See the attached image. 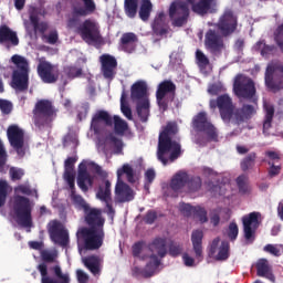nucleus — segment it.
Instances as JSON below:
<instances>
[{
  "label": "nucleus",
  "mask_w": 283,
  "mask_h": 283,
  "mask_svg": "<svg viewBox=\"0 0 283 283\" xmlns=\"http://www.w3.org/2000/svg\"><path fill=\"white\" fill-rule=\"evenodd\" d=\"M71 6V12L67 15L66 27L69 30H74L80 34L85 43H101L103 35H101V27L92 19H86L81 23V18L90 17L96 12V2L94 0H82Z\"/></svg>",
  "instance_id": "1"
},
{
  "label": "nucleus",
  "mask_w": 283,
  "mask_h": 283,
  "mask_svg": "<svg viewBox=\"0 0 283 283\" xmlns=\"http://www.w3.org/2000/svg\"><path fill=\"white\" fill-rule=\"evenodd\" d=\"M85 213V222L88 227L78 228L76 238L78 245L84 251H98L105 242V219L103 212L96 208H88Z\"/></svg>",
  "instance_id": "2"
},
{
  "label": "nucleus",
  "mask_w": 283,
  "mask_h": 283,
  "mask_svg": "<svg viewBox=\"0 0 283 283\" xmlns=\"http://www.w3.org/2000/svg\"><path fill=\"white\" fill-rule=\"evenodd\" d=\"M189 6L191 12L197 17L213 14L218 8V0H186L171 2L168 14L172 28H182L189 21Z\"/></svg>",
  "instance_id": "3"
},
{
  "label": "nucleus",
  "mask_w": 283,
  "mask_h": 283,
  "mask_svg": "<svg viewBox=\"0 0 283 283\" xmlns=\"http://www.w3.org/2000/svg\"><path fill=\"white\" fill-rule=\"evenodd\" d=\"M176 134H178V124L176 122H168L159 134L157 158L165 167L169 163H176L179 156H182V146L174 140Z\"/></svg>",
  "instance_id": "4"
},
{
  "label": "nucleus",
  "mask_w": 283,
  "mask_h": 283,
  "mask_svg": "<svg viewBox=\"0 0 283 283\" xmlns=\"http://www.w3.org/2000/svg\"><path fill=\"white\" fill-rule=\"evenodd\" d=\"M219 114L221 120L229 125L234 118L235 125H242L244 120H251L255 116V106L251 104H243L241 108H235L233 99L228 94L219 96Z\"/></svg>",
  "instance_id": "5"
},
{
  "label": "nucleus",
  "mask_w": 283,
  "mask_h": 283,
  "mask_svg": "<svg viewBox=\"0 0 283 283\" xmlns=\"http://www.w3.org/2000/svg\"><path fill=\"white\" fill-rule=\"evenodd\" d=\"M192 128L199 132L196 136V145L199 147H207L209 143H218V128L209 119L207 112H199L192 118ZM205 134V135H202Z\"/></svg>",
  "instance_id": "6"
},
{
  "label": "nucleus",
  "mask_w": 283,
  "mask_h": 283,
  "mask_svg": "<svg viewBox=\"0 0 283 283\" xmlns=\"http://www.w3.org/2000/svg\"><path fill=\"white\" fill-rule=\"evenodd\" d=\"M33 124L40 132L52 129V123L56 120L59 109L50 99H39L33 109Z\"/></svg>",
  "instance_id": "7"
},
{
  "label": "nucleus",
  "mask_w": 283,
  "mask_h": 283,
  "mask_svg": "<svg viewBox=\"0 0 283 283\" xmlns=\"http://www.w3.org/2000/svg\"><path fill=\"white\" fill-rule=\"evenodd\" d=\"M126 176L127 181L130 182V185H134L136 182V178L134 176V168L129 166V164L123 165L122 168L117 170V182L115 186V197L117 202H132L134 198H136V192H134V189L129 187L120 177Z\"/></svg>",
  "instance_id": "8"
},
{
  "label": "nucleus",
  "mask_w": 283,
  "mask_h": 283,
  "mask_svg": "<svg viewBox=\"0 0 283 283\" xmlns=\"http://www.w3.org/2000/svg\"><path fill=\"white\" fill-rule=\"evenodd\" d=\"M11 62L15 65L11 75V87L18 90V92H28V87H30V63L19 54H14Z\"/></svg>",
  "instance_id": "9"
},
{
  "label": "nucleus",
  "mask_w": 283,
  "mask_h": 283,
  "mask_svg": "<svg viewBox=\"0 0 283 283\" xmlns=\"http://www.w3.org/2000/svg\"><path fill=\"white\" fill-rule=\"evenodd\" d=\"M13 213L18 224L27 229L32 227V203L28 197H14Z\"/></svg>",
  "instance_id": "10"
},
{
  "label": "nucleus",
  "mask_w": 283,
  "mask_h": 283,
  "mask_svg": "<svg viewBox=\"0 0 283 283\" xmlns=\"http://www.w3.org/2000/svg\"><path fill=\"white\" fill-rule=\"evenodd\" d=\"M176 98V84L171 80H165L159 83L156 91L157 105L163 112L169 109V103Z\"/></svg>",
  "instance_id": "11"
},
{
  "label": "nucleus",
  "mask_w": 283,
  "mask_h": 283,
  "mask_svg": "<svg viewBox=\"0 0 283 283\" xmlns=\"http://www.w3.org/2000/svg\"><path fill=\"white\" fill-rule=\"evenodd\" d=\"M233 92L238 98L251 101L256 94L255 82L251 77L239 74L233 82Z\"/></svg>",
  "instance_id": "12"
},
{
  "label": "nucleus",
  "mask_w": 283,
  "mask_h": 283,
  "mask_svg": "<svg viewBox=\"0 0 283 283\" xmlns=\"http://www.w3.org/2000/svg\"><path fill=\"white\" fill-rule=\"evenodd\" d=\"M216 28L224 39L233 36V34L238 32V17L233 14V11L227 10L219 18V21L216 23Z\"/></svg>",
  "instance_id": "13"
},
{
  "label": "nucleus",
  "mask_w": 283,
  "mask_h": 283,
  "mask_svg": "<svg viewBox=\"0 0 283 283\" xmlns=\"http://www.w3.org/2000/svg\"><path fill=\"white\" fill-rule=\"evenodd\" d=\"M261 219L262 213L255 211L242 217L244 239L249 244L255 241V231L260 229Z\"/></svg>",
  "instance_id": "14"
},
{
  "label": "nucleus",
  "mask_w": 283,
  "mask_h": 283,
  "mask_svg": "<svg viewBox=\"0 0 283 283\" xmlns=\"http://www.w3.org/2000/svg\"><path fill=\"white\" fill-rule=\"evenodd\" d=\"M7 138L10 146L17 151L18 156H25V132L18 125H10L7 129Z\"/></svg>",
  "instance_id": "15"
},
{
  "label": "nucleus",
  "mask_w": 283,
  "mask_h": 283,
  "mask_svg": "<svg viewBox=\"0 0 283 283\" xmlns=\"http://www.w3.org/2000/svg\"><path fill=\"white\" fill-rule=\"evenodd\" d=\"M48 232L54 244H59L60 247H67L70 244V232L61 224V221H50L48 223Z\"/></svg>",
  "instance_id": "16"
},
{
  "label": "nucleus",
  "mask_w": 283,
  "mask_h": 283,
  "mask_svg": "<svg viewBox=\"0 0 283 283\" xmlns=\"http://www.w3.org/2000/svg\"><path fill=\"white\" fill-rule=\"evenodd\" d=\"M101 72L106 81H114L118 70V61L114 55L104 53L99 56Z\"/></svg>",
  "instance_id": "17"
},
{
  "label": "nucleus",
  "mask_w": 283,
  "mask_h": 283,
  "mask_svg": "<svg viewBox=\"0 0 283 283\" xmlns=\"http://www.w3.org/2000/svg\"><path fill=\"white\" fill-rule=\"evenodd\" d=\"M38 76H40L42 83H56L60 76L59 66L49 61H40L38 64Z\"/></svg>",
  "instance_id": "18"
},
{
  "label": "nucleus",
  "mask_w": 283,
  "mask_h": 283,
  "mask_svg": "<svg viewBox=\"0 0 283 283\" xmlns=\"http://www.w3.org/2000/svg\"><path fill=\"white\" fill-rule=\"evenodd\" d=\"M150 28L154 36L167 39L169 32H171V28L169 27V21L167 20V14H165V11H159L156 13Z\"/></svg>",
  "instance_id": "19"
},
{
  "label": "nucleus",
  "mask_w": 283,
  "mask_h": 283,
  "mask_svg": "<svg viewBox=\"0 0 283 283\" xmlns=\"http://www.w3.org/2000/svg\"><path fill=\"white\" fill-rule=\"evenodd\" d=\"M38 271L41 274L42 283H70V274H63V270L59 265L53 266L55 277L48 275V264L42 263L38 265Z\"/></svg>",
  "instance_id": "20"
},
{
  "label": "nucleus",
  "mask_w": 283,
  "mask_h": 283,
  "mask_svg": "<svg viewBox=\"0 0 283 283\" xmlns=\"http://www.w3.org/2000/svg\"><path fill=\"white\" fill-rule=\"evenodd\" d=\"M205 46L211 54H220L224 50V36L216 30L210 29L206 32Z\"/></svg>",
  "instance_id": "21"
},
{
  "label": "nucleus",
  "mask_w": 283,
  "mask_h": 283,
  "mask_svg": "<svg viewBox=\"0 0 283 283\" xmlns=\"http://www.w3.org/2000/svg\"><path fill=\"white\" fill-rule=\"evenodd\" d=\"M96 198H98V200H102V202H105L107 216L114 218V216L116 214V210L112 206V182L109 180L103 179L96 192Z\"/></svg>",
  "instance_id": "22"
},
{
  "label": "nucleus",
  "mask_w": 283,
  "mask_h": 283,
  "mask_svg": "<svg viewBox=\"0 0 283 283\" xmlns=\"http://www.w3.org/2000/svg\"><path fill=\"white\" fill-rule=\"evenodd\" d=\"M103 125L112 127V125H114V119L107 111H97L92 117L91 129L94 134H101L103 132Z\"/></svg>",
  "instance_id": "23"
},
{
  "label": "nucleus",
  "mask_w": 283,
  "mask_h": 283,
  "mask_svg": "<svg viewBox=\"0 0 283 283\" xmlns=\"http://www.w3.org/2000/svg\"><path fill=\"white\" fill-rule=\"evenodd\" d=\"M0 45H6L7 50L19 45V35L8 24L0 25Z\"/></svg>",
  "instance_id": "24"
},
{
  "label": "nucleus",
  "mask_w": 283,
  "mask_h": 283,
  "mask_svg": "<svg viewBox=\"0 0 283 283\" xmlns=\"http://www.w3.org/2000/svg\"><path fill=\"white\" fill-rule=\"evenodd\" d=\"M77 186L84 193L90 191V187H94V176L90 175L87 167L83 164L80 165L77 171Z\"/></svg>",
  "instance_id": "25"
},
{
  "label": "nucleus",
  "mask_w": 283,
  "mask_h": 283,
  "mask_svg": "<svg viewBox=\"0 0 283 283\" xmlns=\"http://www.w3.org/2000/svg\"><path fill=\"white\" fill-rule=\"evenodd\" d=\"M138 41V35L134 32L124 33L119 40V48L123 52L132 54L136 50V42Z\"/></svg>",
  "instance_id": "26"
},
{
  "label": "nucleus",
  "mask_w": 283,
  "mask_h": 283,
  "mask_svg": "<svg viewBox=\"0 0 283 283\" xmlns=\"http://www.w3.org/2000/svg\"><path fill=\"white\" fill-rule=\"evenodd\" d=\"M130 98L132 101H137V103L145 99L149 101L147 95V84L143 81L135 82L130 87Z\"/></svg>",
  "instance_id": "27"
},
{
  "label": "nucleus",
  "mask_w": 283,
  "mask_h": 283,
  "mask_svg": "<svg viewBox=\"0 0 283 283\" xmlns=\"http://www.w3.org/2000/svg\"><path fill=\"white\" fill-rule=\"evenodd\" d=\"M275 72H280L283 74V65L282 64H270L266 67L265 71V85L269 87V90H279L280 84L275 83L273 80V76L275 75Z\"/></svg>",
  "instance_id": "28"
},
{
  "label": "nucleus",
  "mask_w": 283,
  "mask_h": 283,
  "mask_svg": "<svg viewBox=\"0 0 283 283\" xmlns=\"http://www.w3.org/2000/svg\"><path fill=\"white\" fill-rule=\"evenodd\" d=\"M77 157H69L64 161V180L67 182L69 187H74L76 177L74 176V165H76Z\"/></svg>",
  "instance_id": "29"
},
{
  "label": "nucleus",
  "mask_w": 283,
  "mask_h": 283,
  "mask_svg": "<svg viewBox=\"0 0 283 283\" xmlns=\"http://www.w3.org/2000/svg\"><path fill=\"white\" fill-rule=\"evenodd\" d=\"M148 249L151 253H157L159 258H165L167 255V238H155L148 244Z\"/></svg>",
  "instance_id": "30"
},
{
  "label": "nucleus",
  "mask_w": 283,
  "mask_h": 283,
  "mask_svg": "<svg viewBox=\"0 0 283 283\" xmlns=\"http://www.w3.org/2000/svg\"><path fill=\"white\" fill-rule=\"evenodd\" d=\"M187 180H189V174L179 171L172 177L170 188L176 192L182 191V189H187Z\"/></svg>",
  "instance_id": "31"
},
{
  "label": "nucleus",
  "mask_w": 283,
  "mask_h": 283,
  "mask_svg": "<svg viewBox=\"0 0 283 283\" xmlns=\"http://www.w3.org/2000/svg\"><path fill=\"white\" fill-rule=\"evenodd\" d=\"M256 274L259 277H266L272 282H275V276L271 272V266H269V261L266 259H260L256 262Z\"/></svg>",
  "instance_id": "32"
},
{
  "label": "nucleus",
  "mask_w": 283,
  "mask_h": 283,
  "mask_svg": "<svg viewBox=\"0 0 283 283\" xmlns=\"http://www.w3.org/2000/svg\"><path fill=\"white\" fill-rule=\"evenodd\" d=\"M82 262L93 275H98L101 273V258L98 255H90L82 259Z\"/></svg>",
  "instance_id": "33"
},
{
  "label": "nucleus",
  "mask_w": 283,
  "mask_h": 283,
  "mask_svg": "<svg viewBox=\"0 0 283 283\" xmlns=\"http://www.w3.org/2000/svg\"><path fill=\"white\" fill-rule=\"evenodd\" d=\"M255 50H258L261 56H275L279 50L274 44H266V40H260L255 43Z\"/></svg>",
  "instance_id": "34"
},
{
  "label": "nucleus",
  "mask_w": 283,
  "mask_h": 283,
  "mask_svg": "<svg viewBox=\"0 0 283 283\" xmlns=\"http://www.w3.org/2000/svg\"><path fill=\"white\" fill-rule=\"evenodd\" d=\"M202 238H205V232H202V230L192 231L191 242L196 258H202Z\"/></svg>",
  "instance_id": "35"
},
{
  "label": "nucleus",
  "mask_w": 283,
  "mask_h": 283,
  "mask_svg": "<svg viewBox=\"0 0 283 283\" xmlns=\"http://www.w3.org/2000/svg\"><path fill=\"white\" fill-rule=\"evenodd\" d=\"M158 266H160V259H158V255L151 254L149 262L146 264V266L143 269L142 273L144 277H151L154 273L158 270Z\"/></svg>",
  "instance_id": "36"
},
{
  "label": "nucleus",
  "mask_w": 283,
  "mask_h": 283,
  "mask_svg": "<svg viewBox=\"0 0 283 283\" xmlns=\"http://www.w3.org/2000/svg\"><path fill=\"white\" fill-rule=\"evenodd\" d=\"M154 11V4L151 3V0H142L138 15L144 23H147L151 17V12Z\"/></svg>",
  "instance_id": "37"
},
{
  "label": "nucleus",
  "mask_w": 283,
  "mask_h": 283,
  "mask_svg": "<svg viewBox=\"0 0 283 283\" xmlns=\"http://www.w3.org/2000/svg\"><path fill=\"white\" fill-rule=\"evenodd\" d=\"M71 190V200L73 201V205L77 207V209H83V211H90V205L85 201V199L81 195H76V186L75 182H73V187L69 186Z\"/></svg>",
  "instance_id": "38"
},
{
  "label": "nucleus",
  "mask_w": 283,
  "mask_h": 283,
  "mask_svg": "<svg viewBox=\"0 0 283 283\" xmlns=\"http://www.w3.org/2000/svg\"><path fill=\"white\" fill-rule=\"evenodd\" d=\"M263 109L265 112L263 122V132L271 129L273 123V116H275V107L272 104L264 102Z\"/></svg>",
  "instance_id": "39"
},
{
  "label": "nucleus",
  "mask_w": 283,
  "mask_h": 283,
  "mask_svg": "<svg viewBox=\"0 0 283 283\" xmlns=\"http://www.w3.org/2000/svg\"><path fill=\"white\" fill-rule=\"evenodd\" d=\"M137 116L142 120V123H147L149 119V99H144L137 102Z\"/></svg>",
  "instance_id": "40"
},
{
  "label": "nucleus",
  "mask_w": 283,
  "mask_h": 283,
  "mask_svg": "<svg viewBox=\"0 0 283 283\" xmlns=\"http://www.w3.org/2000/svg\"><path fill=\"white\" fill-rule=\"evenodd\" d=\"M202 189V178L199 176H188V180L186 184V191L188 193H197V191H200Z\"/></svg>",
  "instance_id": "41"
},
{
  "label": "nucleus",
  "mask_w": 283,
  "mask_h": 283,
  "mask_svg": "<svg viewBox=\"0 0 283 283\" xmlns=\"http://www.w3.org/2000/svg\"><path fill=\"white\" fill-rule=\"evenodd\" d=\"M124 12L128 19H136L138 14V0H124Z\"/></svg>",
  "instance_id": "42"
},
{
  "label": "nucleus",
  "mask_w": 283,
  "mask_h": 283,
  "mask_svg": "<svg viewBox=\"0 0 283 283\" xmlns=\"http://www.w3.org/2000/svg\"><path fill=\"white\" fill-rule=\"evenodd\" d=\"M230 249H231V245L229 244V241H222L221 245L219 247L218 254H214L212 258H214L217 262H224L229 260Z\"/></svg>",
  "instance_id": "43"
},
{
  "label": "nucleus",
  "mask_w": 283,
  "mask_h": 283,
  "mask_svg": "<svg viewBox=\"0 0 283 283\" xmlns=\"http://www.w3.org/2000/svg\"><path fill=\"white\" fill-rule=\"evenodd\" d=\"M255 160H258V154H248L240 163L242 171H249V169H253L255 167Z\"/></svg>",
  "instance_id": "44"
},
{
  "label": "nucleus",
  "mask_w": 283,
  "mask_h": 283,
  "mask_svg": "<svg viewBox=\"0 0 283 283\" xmlns=\"http://www.w3.org/2000/svg\"><path fill=\"white\" fill-rule=\"evenodd\" d=\"M39 14H45V11H41V8L30 7L29 9V19L33 27V30H39Z\"/></svg>",
  "instance_id": "45"
},
{
  "label": "nucleus",
  "mask_w": 283,
  "mask_h": 283,
  "mask_svg": "<svg viewBox=\"0 0 283 283\" xmlns=\"http://www.w3.org/2000/svg\"><path fill=\"white\" fill-rule=\"evenodd\" d=\"M114 129L115 133H117L119 136H123L129 129V126L127 125V122H125L120 116L114 115Z\"/></svg>",
  "instance_id": "46"
},
{
  "label": "nucleus",
  "mask_w": 283,
  "mask_h": 283,
  "mask_svg": "<svg viewBox=\"0 0 283 283\" xmlns=\"http://www.w3.org/2000/svg\"><path fill=\"white\" fill-rule=\"evenodd\" d=\"M120 111L122 114L128 119L133 120L134 116L132 115V108L129 107V104H127V93L125 91L122 92L120 96Z\"/></svg>",
  "instance_id": "47"
},
{
  "label": "nucleus",
  "mask_w": 283,
  "mask_h": 283,
  "mask_svg": "<svg viewBox=\"0 0 283 283\" xmlns=\"http://www.w3.org/2000/svg\"><path fill=\"white\" fill-rule=\"evenodd\" d=\"M11 189L7 180L0 179V208L6 207V201Z\"/></svg>",
  "instance_id": "48"
},
{
  "label": "nucleus",
  "mask_w": 283,
  "mask_h": 283,
  "mask_svg": "<svg viewBox=\"0 0 283 283\" xmlns=\"http://www.w3.org/2000/svg\"><path fill=\"white\" fill-rule=\"evenodd\" d=\"M64 74L67 78H78L83 75V69L76 66H66L64 67Z\"/></svg>",
  "instance_id": "49"
},
{
  "label": "nucleus",
  "mask_w": 283,
  "mask_h": 283,
  "mask_svg": "<svg viewBox=\"0 0 283 283\" xmlns=\"http://www.w3.org/2000/svg\"><path fill=\"white\" fill-rule=\"evenodd\" d=\"M193 218H198L201 224L205 222H209V218L207 217V210L200 206L195 207V212L192 213Z\"/></svg>",
  "instance_id": "50"
},
{
  "label": "nucleus",
  "mask_w": 283,
  "mask_h": 283,
  "mask_svg": "<svg viewBox=\"0 0 283 283\" xmlns=\"http://www.w3.org/2000/svg\"><path fill=\"white\" fill-rule=\"evenodd\" d=\"M12 109H14V106L12 105V102L8 99L0 98V112L4 116H8L12 114Z\"/></svg>",
  "instance_id": "51"
},
{
  "label": "nucleus",
  "mask_w": 283,
  "mask_h": 283,
  "mask_svg": "<svg viewBox=\"0 0 283 283\" xmlns=\"http://www.w3.org/2000/svg\"><path fill=\"white\" fill-rule=\"evenodd\" d=\"M247 180H249V178L245 175H241L237 178L240 193H249V185L247 184Z\"/></svg>",
  "instance_id": "52"
},
{
  "label": "nucleus",
  "mask_w": 283,
  "mask_h": 283,
  "mask_svg": "<svg viewBox=\"0 0 283 283\" xmlns=\"http://www.w3.org/2000/svg\"><path fill=\"white\" fill-rule=\"evenodd\" d=\"M238 233H240V229L238 228V223L234 221L230 222L228 227V238L231 242L238 240Z\"/></svg>",
  "instance_id": "53"
},
{
  "label": "nucleus",
  "mask_w": 283,
  "mask_h": 283,
  "mask_svg": "<svg viewBox=\"0 0 283 283\" xmlns=\"http://www.w3.org/2000/svg\"><path fill=\"white\" fill-rule=\"evenodd\" d=\"M196 59L199 67H207V65H209V57H207L202 51H196Z\"/></svg>",
  "instance_id": "54"
},
{
  "label": "nucleus",
  "mask_w": 283,
  "mask_h": 283,
  "mask_svg": "<svg viewBox=\"0 0 283 283\" xmlns=\"http://www.w3.org/2000/svg\"><path fill=\"white\" fill-rule=\"evenodd\" d=\"M42 261L52 264L56 260V253L48 250H42L40 253Z\"/></svg>",
  "instance_id": "55"
},
{
  "label": "nucleus",
  "mask_w": 283,
  "mask_h": 283,
  "mask_svg": "<svg viewBox=\"0 0 283 283\" xmlns=\"http://www.w3.org/2000/svg\"><path fill=\"white\" fill-rule=\"evenodd\" d=\"M158 220V212L156 210H148L144 217L145 224H154Z\"/></svg>",
  "instance_id": "56"
},
{
  "label": "nucleus",
  "mask_w": 283,
  "mask_h": 283,
  "mask_svg": "<svg viewBox=\"0 0 283 283\" xmlns=\"http://www.w3.org/2000/svg\"><path fill=\"white\" fill-rule=\"evenodd\" d=\"M108 140L112 143L117 153L123 151V140L116 137L114 134L108 135Z\"/></svg>",
  "instance_id": "57"
},
{
  "label": "nucleus",
  "mask_w": 283,
  "mask_h": 283,
  "mask_svg": "<svg viewBox=\"0 0 283 283\" xmlns=\"http://www.w3.org/2000/svg\"><path fill=\"white\" fill-rule=\"evenodd\" d=\"M168 253L169 255H171V258H178V255L182 253V247H180V244L171 242L169 245Z\"/></svg>",
  "instance_id": "58"
},
{
  "label": "nucleus",
  "mask_w": 283,
  "mask_h": 283,
  "mask_svg": "<svg viewBox=\"0 0 283 283\" xmlns=\"http://www.w3.org/2000/svg\"><path fill=\"white\" fill-rule=\"evenodd\" d=\"M180 211L186 216V218H189L196 210V207L189 205V203H181L180 205Z\"/></svg>",
  "instance_id": "59"
},
{
  "label": "nucleus",
  "mask_w": 283,
  "mask_h": 283,
  "mask_svg": "<svg viewBox=\"0 0 283 283\" xmlns=\"http://www.w3.org/2000/svg\"><path fill=\"white\" fill-rule=\"evenodd\" d=\"M9 174H10L11 180H21V178H23L24 176L23 169H18L14 167L10 168Z\"/></svg>",
  "instance_id": "60"
},
{
  "label": "nucleus",
  "mask_w": 283,
  "mask_h": 283,
  "mask_svg": "<svg viewBox=\"0 0 283 283\" xmlns=\"http://www.w3.org/2000/svg\"><path fill=\"white\" fill-rule=\"evenodd\" d=\"M46 42L50 45H56V43H59V32L56 30L51 31L48 35H46Z\"/></svg>",
  "instance_id": "61"
},
{
  "label": "nucleus",
  "mask_w": 283,
  "mask_h": 283,
  "mask_svg": "<svg viewBox=\"0 0 283 283\" xmlns=\"http://www.w3.org/2000/svg\"><path fill=\"white\" fill-rule=\"evenodd\" d=\"M219 244H220V237H217L212 240V243L210 244L209 258H213V255H216Z\"/></svg>",
  "instance_id": "62"
},
{
  "label": "nucleus",
  "mask_w": 283,
  "mask_h": 283,
  "mask_svg": "<svg viewBox=\"0 0 283 283\" xmlns=\"http://www.w3.org/2000/svg\"><path fill=\"white\" fill-rule=\"evenodd\" d=\"M263 251H265L266 253H271V255H275L276 258H280V249H277V247L273 244H266L263 248Z\"/></svg>",
  "instance_id": "63"
},
{
  "label": "nucleus",
  "mask_w": 283,
  "mask_h": 283,
  "mask_svg": "<svg viewBox=\"0 0 283 283\" xmlns=\"http://www.w3.org/2000/svg\"><path fill=\"white\" fill-rule=\"evenodd\" d=\"M76 277L78 283H87L90 282V275L85 273L83 270H77L76 271Z\"/></svg>",
  "instance_id": "64"
}]
</instances>
